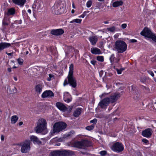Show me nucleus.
Segmentation results:
<instances>
[{
  "mask_svg": "<svg viewBox=\"0 0 156 156\" xmlns=\"http://www.w3.org/2000/svg\"><path fill=\"white\" fill-rule=\"evenodd\" d=\"M106 30L108 32H114L115 31V27L114 26L111 27L107 28Z\"/></svg>",
  "mask_w": 156,
  "mask_h": 156,
  "instance_id": "c756f323",
  "label": "nucleus"
},
{
  "mask_svg": "<svg viewBox=\"0 0 156 156\" xmlns=\"http://www.w3.org/2000/svg\"><path fill=\"white\" fill-rule=\"evenodd\" d=\"M13 3L14 4L20 5L21 6H23L26 2V0H12Z\"/></svg>",
  "mask_w": 156,
  "mask_h": 156,
  "instance_id": "6ab92c4d",
  "label": "nucleus"
},
{
  "mask_svg": "<svg viewBox=\"0 0 156 156\" xmlns=\"http://www.w3.org/2000/svg\"><path fill=\"white\" fill-rule=\"evenodd\" d=\"M14 90H15V91H14V93H16L17 92V89H16V88L15 87H14Z\"/></svg>",
  "mask_w": 156,
  "mask_h": 156,
  "instance_id": "4d7b16f0",
  "label": "nucleus"
},
{
  "mask_svg": "<svg viewBox=\"0 0 156 156\" xmlns=\"http://www.w3.org/2000/svg\"><path fill=\"white\" fill-rule=\"evenodd\" d=\"M149 38H151L153 41L156 42V36L153 33Z\"/></svg>",
  "mask_w": 156,
  "mask_h": 156,
  "instance_id": "72a5a7b5",
  "label": "nucleus"
},
{
  "mask_svg": "<svg viewBox=\"0 0 156 156\" xmlns=\"http://www.w3.org/2000/svg\"><path fill=\"white\" fill-rule=\"evenodd\" d=\"M44 5V3L42 1L38 2L37 7V10L39 11L41 10L43 7Z\"/></svg>",
  "mask_w": 156,
  "mask_h": 156,
  "instance_id": "b1692460",
  "label": "nucleus"
},
{
  "mask_svg": "<svg viewBox=\"0 0 156 156\" xmlns=\"http://www.w3.org/2000/svg\"><path fill=\"white\" fill-rule=\"evenodd\" d=\"M104 23L105 24H108V21H105L104 22Z\"/></svg>",
  "mask_w": 156,
  "mask_h": 156,
  "instance_id": "0e129e2a",
  "label": "nucleus"
},
{
  "mask_svg": "<svg viewBox=\"0 0 156 156\" xmlns=\"http://www.w3.org/2000/svg\"><path fill=\"white\" fill-rule=\"evenodd\" d=\"M66 126V124L63 122H56L54 125L53 130L51 133L52 135L54 134L55 133H58L64 130Z\"/></svg>",
  "mask_w": 156,
  "mask_h": 156,
  "instance_id": "7ed1b4c3",
  "label": "nucleus"
},
{
  "mask_svg": "<svg viewBox=\"0 0 156 156\" xmlns=\"http://www.w3.org/2000/svg\"><path fill=\"white\" fill-rule=\"evenodd\" d=\"M149 73L153 77L154 76V74L152 72L150 71Z\"/></svg>",
  "mask_w": 156,
  "mask_h": 156,
  "instance_id": "3c124183",
  "label": "nucleus"
},
{
  "mask_svg": "<svg viewBox=\"0 0 156 156\" xmlns=\"http://www.w3.org/2000/svg\"><path fill=\"white\" fill-rule=\"evenodd\" d=\"M51 33L53 35H59L62 34L64 31L62 29H58L55 30H52L51 31Z\"/></svg>",
  "mask_w": 156,
  "mask_h": 156,
  "instance_id": "4468645a",
  "label": "nucleus"
},
{
  "mask_svg": "<svg viewBox=\"0 0 156 156\" xmlns=\"http://www.w3.org/2000/svg\"><path fill=\"white\" fill-rule=\"evenodd\" d=\"M94 128V126L91 125L90 126H87L86 127V129L88 130H90L93 129Z\"/></svg>",
  "mask_w": 156,
  "mask_h": 156,
  "instance_id": "ea45409f",
  "label": "nucleus"
},
{
  "mask_svg": "<svg viewBox=\"0 0 156 156\" xmlns=\"http://www.w3.org/2000/svg\"><path fill=\"white\" fill-rule=\"evenodd\" d=\"M27 12L29 13H31V10L30 9H28V10H27Z\"/></svg>",
  "mask_w": 156,
  "mask_h": 156,
  "instance_id": "13d9d810",
  "label": "nucleus"
},
{
  "mask_svg": "<svg viewBox=\"0 0 156 156\" xmlns=\"http://www.w3.org/2000/svg\"><path fill=\"white\" fill-rule=\"evenodd\" d=\"M23 124V122H20L19 123V125L20 126L22 125Z\"/></svg>",
  "mask_w": 156,
  "mask_h": 156,
  "instance_id": "5fc2aeb1",
  "label": "nucleus"
},
{
  "mask_svg": "<svg viewBox=\"0 0 156 156\" xmlns=\"http://www.w3.org/2000/svg\"><path fill=\"white\" fill-rule=\"evenodd\" d=\"M142 141L144 143L146 144H148L149 142L146 139H143L142 140Z\"/></svg>",
  "mask_w": 156,
  "mask_h": 156,
  "instance_id": "79ce46f5",
  "label": "nucleus"
},
{
  "mask_svg": "<svg viewBox=\"0 0 156 156\" xmlns=\"http://www.w3.org/2000/svg\"><path fill=\"white\" fill-rule=\"evenodd\" d=\"M89 40L92 45H95L98 41V37L96 36H92L89 38Z\"/></svg>",
  "mask_w": 156,
  "mask_h": 156,
  "instance_id": "a211bd4d",
  "label": "nucleus"
},
{
  "mask_svg": "<svg viewBox=\"0 0 156 156\" xmlns=\"http://www.w3.org/2000/svg\"><path fill=\"white\" fill-rule=\"evenodd\" d=\"M97 122V119H94L91 120L90 121L91 123H93L94 124H96Z\"/></svg>",
  "mask_w": 156,
  "mask_h": 156,
  "instance_id": "a19ab883",
  "label": "nucleus"
},
{
  "mask_svg": "<svg viewBox=\"0 0 156 156\" xmlns=\"http://www.w3.org/2000/svg\"><path fill=\"white\" fill-rule=\"evenodd\" d=\"M73 66L71 64L69 66V74L67 76L68 83L73 87H75L76 86V82L73 76Z\"/></svg>",
  "mask_w": 156,
  "mask_h": 156,
  "instance_id": "20e7f679",
  "label": "nucleus"
},
{
  "mask_svg": "<svg viewBox=\"0 0 156 156\" xmlns=\"http://www.w3.org/2000/svg\"><path fill=\"white\" fill-rule=\"evenodd\" d=\"M30 141H32L34 143H37L38 144H41V142L38 139V138L36 136L32 135L30 136Z\"/></svg>",
  "mask_w": 156,
  "mask_h": 156,
  "instance_id": "f3484780",
  "label": "nucleus"
},
{
  "mask_svg": "<svg viewBox=\"0 0 156 156\" xmlns=\"http://www.w3.org/2000/svg\"><path fill=\"white\" fill-rule=\"evenodd\" d=\"M123 4V2L122 0L115 2L112 3V6L113 7H116L120 6H121Z\"/></svg>",
  "mask_w": 156,
  "mask_h": 156,
  "instance_id": "4be33fe9",
  "label": "nucleus"
},
{
  "mask_svg": "<svg viewBox=\"0 0 156 156\" xmlns=\"http://www.w3.org/2000/svg\"><path fill=\"white\" fill-rule=\"evenodd\" d=\"M86 12H84L81 15L79 16V17L83 18L86 15Z\"/></svg>",
  "mask_w": 156,
  "mask_h": 156,
  "instance_id": "37998d69",
  "label": "nucleus"
},
{
  "mask_svg": "<svg viewBox=\"0 0 156 156\" xmlns=\"http://www.w3.org/2000/svg\"><path fill=\"white\" fill-rule=\"evenodd\" d=\"M98 1L99 2H103L104 1V0H98Z\"/></svg>",
  "mask_w": 156,
  "mask_h": 156,
  "instance_id": "338daca9",
  "label": "nucleus"
},
{
  "mask_svg": "<svg viewBox=\"0 0 156 156\" xmlns=\"http://www.w3.org/2000/svg\"><path fill=\"white\" fill-rule=\"evenodd\" d=\"M22 23V21L21 20H20L19 21H17L16 22V23H19V24H21Z\"/></svg>",
  "mask_w": 156,
  "mask_h": 156,
  "instance_id": "864d4df0",
  "label": "nucleus"
},
{
  "mask_svg": "<svg viewBox=\"0 0 156 156\" xmlns=\"http://www.w3.org/2000/svg\"><path fill=\"white\" fill-rule=\"evenodd\" d=\"M67 84H68V83H67V80H65L64 83V84H63L64 85V86H65Z\"/></svg>",
  "mask_w": 156,
  "mask_h": 156,
  "instance_id": "603ef678",
  "label": "nucleus"
},
{
  "mask_svg": "<svg viewBox=\"0 0 156 156\" xmlns=\"http://www.w3.org/2000/svg\"><path fill=\"white\" fill-rule=\"evenodd\" d=\"M129 41L131 43H134L137 42L136 40L134 39H131Z\"/></svg>",
  "mask_w": 156,
  "mask_h": 156,
  "instance_id": "49530a36",
  "label": "nucleus"
},
{
  "mask_svg": "<svg viewBox=\"0 0 156 156\" xmlns=\"http://www.w3.org/2000/svg\"><path fill=\"white\" fill-rule=\"evenodd\" d=\"M146 78H141L140 80L142 82H144L145 81H146Z\"/></svg>",
  "mask_w": 156,
  "mask_h": 156,
  "instance_id": "09e8293b",
  "label": "nucleus"
},
{
  "mask_svg": "<svg viewBox=\"0 0 156 156\" xmlns=\"http://www.w3.org/2000/svg\"><path fill=\"white\" fill-rule=\"evenodd\" d=\"M119 60V58H116L113 55H111L110 58V60L111 62L113 64L118 62Z\"/></svg>",
  "mask_w": 156,
  "mask_h": 156,
  "instance_id": "5701e85b",
  "label": "nucleus"
},
{
  "mask_svg": "<svg viewBox=\"0 0 156 156\" xmlns=\"http://www.w3.org/2000/svg\"><path fill=\"white\" fill-rule=\"evenodd\" d=\"M152 34L151 30L147 27H145L140 32V34L145 37L149 38Z\"/></svg>",
  "mask_w": 156,
  "mask_h": 156,
  "instance_id": "9d476101",
  "label": "nucleus"
},
{
  "mask_svg": "<svg viewBox=\"0 0 156 156\" xmlns=\"http://www.w3.org/2000/svg\"><path fill=\"white\" fill-rule=\"evenodd\" d=\"M8 71L9 72H10L11 71V69L10 68H9L8 69Z\"/></svg>",
  "mask_w": 156,
  "mask_h": 156,
  "instance_id": "6e6d98bb",
  "label": "nucleus"
},
{
  "mask_svg": "<svg viewBox=\"0 0 156 156\" xmlns=\"http://www.w3.org/2000/svg\"><path fill=\"white\" fill-rule=\"evenodd\" d=\"M14 80L16 81H17V77H14Z\"/></svg>",
  "mask_w": 156,
  "mask_h": 156,
  "instance_id": "680f3d73",
  "label": "nucleus"
},
{
  "mask_svg": "<svg viewBox=\"0 0 156 156\" xmlns=\"http://www.w3.org/2000/svg\"><path fill=\"white\" fill-rule=\"evenodd\" d=\"M81 109L80 108L77 109L75 111L74 113V116L75 117H78L81 113Z\"/></svg>",
  "mask_w": 156,
  "mask_h": 156,
  "instance_id": "c85d7f7f",
  "label": "nucleus"
},
{
  "mask_svg": "<svg viewBox=\"0 0 156 156\" xmlns=\"http://www.w3.org/2000/svg\"><path fill=\"white\" fill-rule=\"evenodd\" d=\"M18 118L16 115H13L11 118V123L15 124L18 120Z\"/></svg>",
  "mask_w": 156,
  "mask_h": 156,
  "instance_id": "a878e982",
  "label": "nucleus"
},
{
  "mask_svg": "<svg viewBox=\"0 0 156 156\" xmlns=\"http://www.w3.org/2000/svg\"><path fill=\"white\" fill-rule=\"evenodd\" d=\"M29 72L30 73V74L33 76H36L37 74V70L35 68L30 69L29 70Z\"/></svg>",
  "mask_w": 156,
  "mask_h": 156,
  "instance_id": "393cba45",
  "label": "nucleus"
},
{
  "mask_svg": "<svg viewBox=\"0 0 156 156\" xmlns=\"http://www.w3.org/2000/svg\"><path fill=\"white\" fill-rule=\"evenodd\" d=\"M72 7L73 9H75L76 7L75 6L74 4V3H73L72 4Z\"/></svg>",
  "mask_w": 156,
  "mask_h": 156,
  "instance_id": "bf43d9fd",
  "label": "nucleus"
},
{
  "mask_svg": "<svg viewBox=\"0 0 156 156\" xmlns=\"http://www.w3.org/2000/svg\"><path fill=\"white\" fill-rule=\"evenodd\" d=\"M81 142L83 148L85 147H88L89 145V142L87 140H83Z\"/></svg>",
  "mask_w": 156,
  "mask_h": 156,
  "instance_id": "cd10ccee",
  "label": "nucleus"
},
{
  "mask_svg": "<svg viewBox=\"0 0 156 156\" xmlns=\"http://www.w3.org/2000/svg\"><path fill=\"white\" fill-rule=\"evenodd\" d=\"M8 55H12V53H6Z\"/></svg>",
  "mask_w": 156,
  "mask_h": 156,
  "instance_id": "052dcab7",
  "label": "nucleus"
},
{
  "mask_svg": "<svg viewBox=\"0 0 156 156\" xmlns=\"http://www.w3.org/2000/svg\"><path fill=\"white\" fill-rule=\"evenodd\" d=\"M121 96L120 93H116L110 96L109 98H106L101 100L99 103L98 106L101 108L105 109L109 103L116 102Z\"/></svg>",
  "mask_w": 156,
  "mask_h": 156,
  "instance_id": "f257e3e1",
  "label": "nucleus"
},
{
  "mask_svg": "<svg viewBox=\"0 0 156 156\" xmlns=\"http://www.w3.org/2000/svg\"><path fill=\"white\" fill-rule=\"evenodd\" d=\"M54 96V94L50 90H46L42 94L41 97L42 98H51Z\"/></svg>",
  "mask_w": 156,
  "mask_h": 156,
  "instance_id": "9b49d317",
  "label": "nucleus"
},
{
  "mask_svg": "<svg viewBox=\"0 0 156 156\" xmlns=\"http://www.w3.org/2000/svg\"><path fill=\"white\" fill-rule=\"evenodd\" d=\"M152 134V130L151 129L148 128L142 132V135L146 137H150Z\"/></svg>",
  "mask_w": 156,
  "mask_h": 156,
  "instance_id": "f8f14e48",
  "label": "nucleus"
},
{
  "mask_svg": "<svg viewBox=\"0 0 156 156\" xmlns=\"http://www.w3.org/2000/svg\"><path fill=\"white\" fill-rule=\"evenodd\" d=\"M64 99L65 101L67 103H69L71 101V99L68 98L66 97V95H65L64 96Z\"/></svg>",
  "mask_w": 156,
  "mask_h": 156,
  "instance_id": "c9c22d12",
  "label": "nucleus"
},
{
  "mask_svg": "<svg viewBox=\"0 0 156 156\" xmlns=\"http://www.w3.org/2000/svg\"><path fill=\"white\" fill-rule=\"evenodd\" d=\"M120 69L121 70V71L122 72V71L124 70L125 69L124 68H122Z\"/></svg>",
  "mask_w": 156,
  "mask_h": 156,
  "instance_id": "69168bd1",
  "label": "nucleus"
},
{
  "mask_svg": "<svg viewBox=\"0 0 156 156\" xmlns=\"http://www.w3.org/2000/svg\"><path fill=\"white\" fill-rule=\"evenodd\" d=\"M56 105L58 109L62 112H65L67 109L66 107L63 104L60 102L56 103Z\"/></svg>",
  "mask_w": 156,
  "mask_h": 156,
  "instance_id": "ddd939ff",
  "label": "nucleus"
},
{
  "mask_svg": "<svg viewBox=\"0 0 156 156\" xmlns=\"http://www.w3.org/2000/svg\"><path fill=\"white\" fill-rule=\"evenodd\" d=\"M43 86L41 84H38L35 87V89L36 92L38 94H40L42 90Z\"/></svg>",
  "mask_w": 156,
  "mask_h": 156,
  "instance_id": "aec40b11",
  "label": "nucleus"
},
{
  "mask_svg": "<svg viewBox=\"0 0 156 156\" xmlns=\"http://www.w3.org/2000/svg\"><path fill=\"white\" fill-rule=\"evenodd\" d=\"M74 154V152L71 151H55L50 153L51 156H69Z\"/></svg>",
  "mask_w": 156,
  "mask_h": 156,
  "instance_id": "0eeeda50",
  "label": "nucleus"
},
{
  "mask_svg": "<svg viewBox=\"0 0 156 156\" xmlns=\"http://www.w3.org/2000/svg\"><path fill=\"white\" fill-rule=\"evenodd\" d=\"M30 142L29 140H27L20 144L21 148V151L23 153H27L30 149Z\"/></svg>",
  "mask_w": 156,
  "mask_h": 156,
  "instance_id": "6e6552de",
  "label": "nucleus"
},
{
  "mask_svg": "<svg viewBox=\"0 0 156 156\" xmlns=\"http://www.w3.org/2000/svg\"><path fill=\"white\" fill-rule=\"evenodd\" d=\"M97 59L99 61L102 62L104 61V57L102 56H97Z\"/></svg>",
  "mask_w": 156,
  "mask_h": 156,
  "instance_id": "4c0bfd02",
  "label": "nucleus"
},
{
  "mask_svg": "<svg viewBox=\"0 0 156 156\" xmlns=\"http://www.w3.org/2000/svg\"><path fill=\"white\" fill-rule=\"evenodd\" d=\"M47 123L45 119H39L37 122V126L35 128V130L37 133L47 132Z\"/></svg>",
  "mask_w": 156,
  "mask_h": 156,
  "instance_id": "f03ea898",
  "label": "nucleus"
},
{
  "mask_svg": "<svg viewBox=\"0 0 156 156\" xmlns=\"http://www.w3.org/2000/svg\"><path fill=\"white\" fill-rule=\"evenodd\" d=\"M107 153V152L106 151H102L99 152V154L101 156H105Z\"/></svg>",
  "mask_w": 156,
  "mask_h": 156,
  "instance_id": "58836bf2",
  "label": "nucleus"
},
{
  "mask_svg": "<svg viewBox=\"0 0 156 156\" xmlns=\"http://www.w3.org/2000/svg\"><path fill=\"white\" fill-rule=\"evenodd\" d=\"M129 91L131 92L133 94L136 95H137L136 97H137L138 94L139 93L137 91V89L136 87L133 85H132L129 87Z\"/></svg>",
  "mask_w": 156,
  "mask_h": 156,
  "instance_id": "dca6fc26",
  "label": "nucleus"
},
{
  "mask_svg": "<svg viewBox=\"0 0 156 156\" xmlns=\"http://www.w3.org/2000/svg\"><path fill=\"white\" fill-rule=\"evenodd\" d=\"M116 71H117V73L118 74H121L122 71H121V70H120V69H117Z\"/></svg>",
  "mask_w": 156,
  "mask_h": 156,
  "instance_id": "a18cd8bd",
  "label": "nucleus"
},
{
  "mask_svg": "<svg viewBox=\"0 0 156 156\" xmlns=\"http://www.w3.org/2000/svg\"><path fill=\"white\" fill-rule=\"evenodd\" d=\"M1 140L2 141H3L4 140V136L3 135H1Z\"/></svg>",
  "mask_w": 156,
  "mask_h": 156,
  "instance_id": "8fccbe9b",
  "label": "nucleus"
},
{
  "mask_svg": "<svg viewBox=\"0 0 156 156\" xmlns=\"http://www.w3.org/2000/svg\"><path fill=\"white\" fill-rule=\"evenodd\" d=\"M29 53V52L28 51H27L26 52V54L27 55Z\"/></svg>",
  "mask_w": 156,
  "mask_h": 156,
  "instance_id": "774afa93",
  "label": "nucleus"
},
{
  "mask_svg": "<svg viewBox=\"0 0 156 156\" xmlns=\"http://www.w3.org/2000/svg\"><path fill=\"white\" fill-rule=\"evenodd\" d=\"M11 45V44L6 43V42H1L0 43V51L4 49L8 48Z\"/></svg>",
  "mask_w": 156,
  "mask_h": 156,
  "instance_id": "2eb2a0df",
  "label": "nucleus"
},
{
  "mask_svg": "<svg viewBox=\"0 0 156 156\" xmlns=\"http://www.w3.org/2000/svg\"><path fill=\"white\" fill-rule=\"evenodd\" d=\"M75 12V10L74 9H72L71 10V13H74Z\"/></svg>",
  "mask_w": 156,
  "mask_h": 156,
  "instance_id": "e2e57ef3",
  "label": "nucleus"
},
{
  "mask_svg": "<svg viewBox=\"0 0 156 156\" xmlns=\"http://www.w3.org/2000/svg\"><path fill=\"white\" fill-rule=\"evenodd\" d=\"M114 47L119 53H123L126 50L127 45L123 41L118 40L115 42Z\"/></svg>",
  "mask_w": 156,
  "mask_h": 156,
  "instance_id": "39448f33",
  "label": "nucleus"
},
{
  "mask_svg": "<svg viewBox=\"0 0 156 156\" xmlns=\"http://www.w3.org/2000/svg\"><path fill=\"white\" fill-rule=\"evenodd\" d=\"M111 149L114 151L119 152L123 150L124 147L121 143L116 142L113 144L111 146Z\"/></svg>",
  "mask_w": 156,
  "mask_h": 156,
  "instance_id": "1a4fd4ad",
  "label": "nucleus"
},
{
  "mask_svg": "<svg viewBox=\"0 0 156 156\" xmlns=\"http://www.w3.org/2000/svg\"><path fill=\"white\" fill-rule=\"evenodd\" d=\"M93 65H95V64L96 63V61L94 60H91L90 62Z\"/></svg>",
  "mask_w": 156,
  "mask_h": 156,
  "instance_id": "de8ad7c7",
  "label": "nucleus"
},
{
  "mask_svg": "<svg viewBox=\"0 0 156 156\" xmlns=\"http://www.w3.org/2000/svg\"><path fill=\"white\" fill-rule=\"evenodd\" d=\"M82 20L78 19H76L73 20L69 22L70 23H80L81 22Z\"/></svg>",
  "mask_w": 156,
  "mask_h": 156,
  "instance_id": "2f4dec72",
  "label": "nucleus"
},
{
  "mask_svg": "<svg viewBox=\"0 0 156 156\" xmlns=\"http://www.w3.org/2000/svg\"><path fill=\"white\" fill-rule=\"evenodd\" d=\"M91 52L94 54H100L101 53L100 50L96 48H91L90 49Z\"/></svg>",
  "mask_w": 156,
  "mask_h": 156,
  "instance_id": "412c9836",
  "label": "nucleus"
},
{
  "mask_svg": "<svg viewBox=\"0 0 156 156\" xmlns=\"http://www.w3.org/2000/svg\"><path fill=\"white\" fill-rule=\"evenodd\" d=\"M17 62L18 63V64L20 65H22L23 64V60L20 58H19L17 60Z\"/></svg>",
  "mask_w": 156,
  "mask_h": 156,
  "instance_id": "473e14b6",
  "label": "nucleus"
},
{
  "mask_svg": "<svg viewBox=\"0 0 156 156\" xmlns=\"http://www.w3.org/2000/svg\"><path fill=\"white\" fill-rule=\"evenodd\" d=\"M52 10L55 14H62L65 12V5L60 2L56 3L52 8Z\"/></svg>",
  "mask_w": 156,
  "mask_h": 156,
  "instance_id": "423d86ee",
  "label": "nucleus"
},
{
  "mask_svg": "<svg viewBox=\"0 0 156 156\" xmlns=\"http://www.w3.org/2000/svg\"><path fill=\"white\" fill-rule=\"evenodd\" d=\"M15 10L14 8H11L8 9L7 14L8 15H13L15 13Z\"/></svg>",
  "mask_w": 156,
  "mask_h": 156,
  "instance_id": "bb28decb",
  "label": "nucleus"
},
{
  "mask_svg": "<svg viewBox=\"0 0 156 156\" xmlns=\"http://www.w3.org/2000/svg\"><path fill=\"white\" fill-rule=\"evenodd\" d=\"M75 147L79 148H83L81 141L80 142H77L75 143Z\"/></svg>",
  "mask_w": 156,
  "mask_h": 156,
  "instance_id": "7c9ffc66",
  "label": "nucleus"
},
{
  "mask_svg": "<svg viewBox=\"0 0 156 156\" xmlns=\"http://www.w3.org/2000/svg\"><path fill=\"white\" fill-rule=\"evenodd\" d=\"M126 26L127 25L125 23L121 25L123 29L125 28L126 27Z\"/></svg>",
  "mask_w": 156,
  "mask_h": 156,
  "instance_id": "c03bdc74",
  "label": "nucleus"
},
{
  "mask_svg": "<svg viewBox=\"0 0 156 156\" xmlns=\"http://www.w3.org/2000/svg\"><path fill=\"white\" fill-rule=\"evenodd\" d=\"M55 76L53 74H49V77L47 78V80L48 81H50L51 80L54 79Z\"/></svg>",
  "mask_w": 156,
  "mask_h": 156,
  "instance_id": "f704fd0d",
  "label": "nucleus"
},
{
  "mask_svg": "<svg viewBox=\"0 0 156 156\" xmlns=\"http://www.w3.org/2000/svg\"><path fill=\"white\" fill-rule=\"evenodd\" d=\"M92 2L91 0L88 1L86 3V5L87 7L89 8L92 5Z\"/></svg>",
  "mask_w": 156,
  "mask_h": 156,
  "instance_id": "e433bc0d",
  "label": "nucleus"
}]
</instances>
